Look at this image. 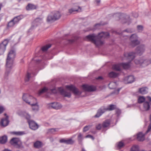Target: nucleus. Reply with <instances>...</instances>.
Segmentation results:
<instances>
[{
  "label": "nucleus",
  "instance_id": "1",
  "mask_svg": "<svg viewBox=\"0 0 151 151\" xmlns=\"http://www.w3.org/2000/svg\"><path fill=\"white\" fill-rule=\"evenodd\" d=\"M109 36V34L108 32H102L99 33L97 36L94 34L87 36L86 37L85 39L91 41L96 46H99L104 44V41L102 40L107 37Z\"/></svg>",
  "mask_w": 151,
  "mask_h": 151
},
{
  "label": "nucleus",
  "instance_id": "2",
  "mask_svg": "<svg viewBox=\"0 0 151 151\" xmlns=\"http://www.w3.org/2000/svg\"><path fill=\"white\" fill-rule=\"evenodd\" d=\"M18 114L21 116L24 117L28 120L30 129L35 130L38 128V125L36 123L33 121L30 120L31 116L28 113L24 111H21L19 112Z\"/></svg>",
  "mask_w": 151,
  "mask_h": 151
},
{
  "label": "nucleus",
  "instance_id": "3",
  "mask_svg": "<svg viewBox=\"0 0 151 151\" xmlns=\"http://www.w3.org/2000/svg\"><path fill=\"white\" fill-rule=\"evenodd\" d=\"M125 59L128 60L129 62L128 63H121V67L123 68L124 69H127L130 67V63L135 57V53L134 52L130 53H125L124 54Z\"/></svg>",
  "mask_w": 151,
  "mask_h": 151
},
{
  "label": "nucleus",
  "instance_id": "4",
  "mask_svg": "<svg viewBox=\"0 0 151 151\" xmlns=\"http://www.w3.org/2000/svg\"><path fill=\"white\" fill-rule=\"evenodd\" d=\"M115 105L111 104L108 108H106L104 106H102L98 110L95 116V117H99L107 111H112L116 108Z\"/></svg>",
  "mask_w": 151,
  "mask_h": 151
},
{
  "label": "nucleus",
  "instance_id": "5",
  "mask_svg": "<svg viewBox=\"0 0 151 151\" xmlns=\"http://www.w3.org/2000/svg\"><path fill=\"white\" fill-rule=\"evenodd\" d=\"M16 55V51L14 49L11 50L8 54L6 64L7 66L9 67L13 65L14 59Z\"/></svg>",
  "mask_w": 151,
  "mask_h": 151
},
{
  "label": "nucleus",
  "instance_id": "6",
  "mask_svg": "<svg viewBox=\"0 0 151 151\" xmlns=\"http://www.w3.org/2000/svg\"><path fill=\"white\" fill-rule=\"evenodd\" d=\"M134 63L136 64L139 65L142 67H145L150 63L151 61L148 59L141 58L135 59Z\"/></svg>",
  "mask_w": 151,
  "mask_h": 151
},
{
  "label": "nucleus",
  "instance_id": "7",
  "mask_svg": "<svg viewBox=\"0 0 151 151\" xmlns=\"http://www.w3.org/2000/svg\"><path fill=\"white\" fill-rule=\"evenodd\" d=\"M130 41L129 45L132 47H134L139 44L140 42L138 40L137 35L136 34H133L129 37Z\"/></svg>",
  "mask_w": 151,
  "mask_h": 151
},
{
  "label": "nucleus",
  "instance_id": "8",
  "mask_svg": "<svg viewBox=\"0 0 151 151\" xmlns=\"http://www.w3.org/2000/svg\"><path fill=\"white\" fill-rule=\"evenodd\" d=\"M61 16L60 13L59 12H54L48 16L47 18V21L48 22L55 21L59 19Z\"/></svg>",
  "mask_w": 151,
  "mask_h": 151
},
{
  "label": "nucleus",
  "instance_id": "9",
  "mask_svg": "<svg viewBox=\"0 0 151 151\" xmlns=\"http://www.w3.org/2000/svg\"><path fill=\"white\" fill-rule=\"evenodd\" d=\"M10 144L16 148L20 147L22 145L20 139L18 138H13L10 141Z\"/></svg>",
  "mask_w": 151,
  "mask_h": 151
},
{
  "label": "nucleus",
  "instance_id": "10",
  "mask_svg": "<svg viewBox=\"0 0 151 151\" xmlns=\"http://www.w3.org/2000/svg\"><path fill=\"white\" fill-rule=\"evenodd\" d=\"M8 42V40L6 39L0 44V55H2L4 53Z\"/></svg>",
  "mask_w": 151,
  "mask_h": 151
},
{
  "label": "nucleus",
  "instance_id": "11",
  "mask_svg": "<svg viewBox=\"0 0 151 151\" xmlns=\"http://www.w3.org/2000/svg\"><path fill=\"white\" fill-rule=\"evenodd\" d=\"M65 87L66 88L69 89L72 91L75 95L79 96L82 93V92L78 90L73 85L66 86Z\"/></svg>",
  "mask_w": 151,
  "mask_h": 151
},
{
  "label": "nucleus",
  "instance_id": "12",
  "mask_svg": "<svg viewBox=\"0 0 151 151\" xmlns=\"http://www.w3.org/2000/svg\"><path fill=\"white\" fill-rule=\"evenodd\" d=\"M31 98H32L34 101H36V99L27 94H24L22 97L23 100L28 104H30L32 102L31 101H29V99Z\"/></svg>",
  "mask_w": 151,
  "mask_h": 151
},
{
  "label": "nucleus",
  "instance_id": "13",
  "mask_svg": "<svg viewBox=\"0 0 151 151\" xmlns=\"http://www.w3.org/2000/svg\"><path fill=\"white\" fill-rule=\"evenodd\" d=\"M59 91L61 95L65 97L70 98L71 96V93L68 90H64L62 88H59Z\"/></svg>",
  "mask_w": 151,
  "mask_h": 151
},
{
  "label": "nucleus",
  "instance_id": "14",
  "mask_svg": "<svg viewBox=\"0 0 151 151\" xmlns=\"http://www.w3.org/2000/svg\"><path fill=\"white\" fill-rule=\"evenodd\" d=\"M82 87L84 90L89 92L93 91L96 89V87L93 86L83 85Z\"/></svg>",
  "mask_w": 151,
  "mask_h": 151
},
{
  "label": "nucleus",
  "instance_id": "15",
  "mask_svg": "<svg viewBox=\"0 0 151 151\" xmlns=\"http://www.w3.org/2000/svg\"><path fill=\"white\" fill-rule=\"evenodd\" d=\"M145 47L144 45H142L137 47L136 50V52L137 54L141 55L144 52Z\"/></svg>",
  "mask_w": 151,
  "mask_h": 151
},
{
  "label": "nucleus",
  "instance_id": "16",
  "mask_svg": "<svg viewBox=\"0 0 151 151\" xmlns=\"http://www.w3.org/2000/svg\"><path fill=\"white\" fill-rule=\"evenodd\" d=\"M48 105L49 106L51 107L52 108L56 109H60L62 107V106L61 104L57 102L50 103L48 104Z\"/></svg>",
  "mask_w": 151,
  "mask_h": 151
},
{
  "label": "nucleus",
  "instance_id": "17",
  "mask_svg": "<svg viewBox=\"0 0 151 151\" xmlns=\"http://www.w3.org/2000/svg\"><path fill=\"white\" fill-rule=\"evenodd\" d=\"M42 18H36L32 22V27L37 26L42 23Z\"/></svg>",
  "mask_w": 151,
  "mask_h": 151
},
{
  "label": "nucleus",
  "instance_id": "18",
  "mask_svg": "<svg viewBox=\"0 0 151 151\" xmlns=\"http://www.w3.org/2000/svg\"><path fill=\"white\" fill-rule=\"evenodd\" d=\"M9 123L8 116H6V118L2 119L1 120L0 122V124L1 126L5 127L7 126Z\"/></svg>",
  "mask_w": 151,
  "mask_h": 151
},
{
  "label": "nucleus",
  "instance_id": "19",
  "mask_svg": "<svg viewBox=\"0 0 151 151\" xmlns=\"http://www.w3.org/2000/svg\"><path fill=\"white\" fill-rule=\"evenodd\" d=\"M12 66L9 67L7 66V64H6V72L4 74V77L5 78H7L10 72L11 71V68Z\"/></svg>",
  "mask_w": 151,
  "mask_h": 151
},
{
  "label": "nucleus",
  "instance_id": "20",
  "mask_svg": "<svg viewBox=\"0 0 151 151\" xmlns=\"http://www.w3.org/2000/svg\"><path fill=\"white\" fill-rule=\"evenodd\" d=\"M81 9L79 6H77L76 8H72L68 10V12L70 14L74 12H81Z\"/></svg>",
  "mask_w": 151,
  "mask_h": 151
},
{
  "label": "nucleus",
  "instance_id": "21",
  "mask_svg": "<svg viewBox=\"0 0 151 151\" xmlns=\"http://www.w3.org/2000/svg\"><path fill=\"white\" fill-rule=\"evenodd\" d=\"M33 146L35 148L38 149L42 146V143L40 141H37L34 142Z\"/></svg>",
  "mask_w": 151,
  "mask_h": 151
},
{
  "label": "nucleus",
  "instance_id": "22",
  "mask_svg": "<svg viewBox=\"0 0 151 151\" xmlns=\"http://www.w3.org/2000/svg\"><path fill=\"white\" fill-rule=\"evenodd\" d=\"M35 104L32 103L31 105L32 106V109L33 110L35 111H37L39 109V106L37 104V100L36 99Z\"/></svg>",
  "mask_w": 151,
  "mask_h": 151
},
{
  "label": "nucleus",
  "instance_id": "23",
  "mask_svg": "<svg viewBox=\"0 0 151 151\" xmlns=\"http://www.w3.org/2000/svg\"><path fill=\"white\" fill-rule=\"evenodd\" d=\"M150 108V105L148 102L146 101L144 102L143 104V110L147 111L149 110Z\"/></svg>",
  "mask_w": 151,
  "mask_h": 151
},
{
  "label": "nucleus",
  "instance_id": "24",
  "mask_svg": "<svg viewBox=\"0 0 151 151\" xmlns=\"http://www.w3.org/2000/svg\"><path fill=\"white\" fill-rule=\"evenodd\" d=\"M137 139L139 141H143L145 139L144 135L141 132L137 135Z\"/></svg>",
  "mask_w": 151,
  "mask_h": 151
},
{
  "label": "nucleus",
  "instance_id": "25",
  "mask_svg": "<svg viewBox=\"0 0 151 151\" xmlns=\"http://www.w3.org/2000/svg\"><path fill=\"white\" fill-rule=\"evenodd\" d=\"M139 92L142 94H144L147 93L148 92V88L147 87H143L139 89Z\"/></svg>",
  "mask_w": 151,
  "mask_h": 151
},
{
  "label": "nucleus",
  "instance_id": "26",
  "mask_svg": "<svg viewBox=\"0 0 151 151\" xmlns=\"http://www.w3.org/2000/svg\"><path fill=\"white\" fill-rule=\"evenodd\" d=\"M37 8V6L32 4H28L26 7L27 10H33L36 9Z\"/></svg>",
  "mask_w": 151,
  "mask_h": 151
},
{
  "label": "nucleus",
  "instance_id": "27",
  "mask_svg": "<svg viewBox=\"0 0 151 151\" xmlns=\"http://www.w3.org/2000/svg\"><path fill=\"white\" fill-rule=\"evenodd\" d=\"M125 80L127 81V83H129L134 82V79L133 76H129L125 78Z\"/></svg>",
  "mask_w": 151,
  "mask_h": 151
},
{
  "label": "nucleus",
  "instance_id": "28",
  "mask_svg": "<svg viewBox=\"0 0 151 151\" xmlns=\"http://www.w3.org/2000/svg\"><path fill=\"white\" fill-rule=\"evenodd\" d=\"M23 17V16H19L14 17L12 19V20L14 22V23L16 24L18 23L19 21L22 19Z\"/></svg>",
  "mask_w": 151,
  "mask_h": 151
},
{
  "label": "nucleus",
  "instance_id": "29",
  "mask_svg": "<svg viewBox=\"0 0 151 151\" xmlns=\"http://www.w3.org/2000/svg\"><path fill=\"white\" fill-rule=\"evenodd\" d=\"M121 64L114 65H113L112 68L114 70L116 71H120L121 68Z\"/></svg>",
  "mask_w": 151,
  "mask_h": 151
},
{
  "label": "nucleus",
  "instance_id": "30",
  "mask_svg": "<svg viewBox=\"0 0 151 151\" xmlns=\"http://www.w3.org/2000/svg\"><path fill=\"white\" fill-rule=\"evenodd\" d=\"M7 138L6 136H4L0 137V144H4L7 141Z\"/></svg>",
  "mask_w": 151,
  "mask_h": 151
},
{
  "label": "nucleus",
  "instance_id": "31",
  "mask_svg": "<svg viewBox=\"0 0 151 151\" xmlns=\"http://www.w3.org/2000/svg\"><path fill=\"white\" fill-rule=\"evenodd\" d=\"M83 139V135L81 133H79L78 136V143L80 144H82Z\"/></svg>",
  "mask_w": 151,
  "mask_h": 151
},
{
  "label": "nucleus",
  "instance_id": "32",
  "mask_svg": "<svg viewBox=\"0 0 151 151\" xmlns=\"http://www.w3.org/2000/svg\"><path fill=\"white\" fill-rule=\"evenodd\" d=\"M110 124V121L109 120H106L102 124V126L104 128L108 127Z\"/></svg>",
  "mask_w": 151,
  "mask_h": 151
},
{
  "label": "nucleus",
  "instance_id": "33",
  "mask_svg": "<svg viewBox=\"0 0 151 151\" xmlns=\"http://www.w3.org/2000/svg\"><path fill=\"white\" fill-rule=\"evenodd\" d=\"M118 75V74L112 71L109 74V76L110 78H115Z\"/></svg>",
  "mask_w": 151,
  "mask_h": 151
},
{
  "label": "nucleus",
  "instance_id": "34",
  "mask_svg": "<svg viewBox=\"0 0 151 151\" xmlns=\"http://www.w3.org/2000/svg\"><path fill=\"white\" fill-rule=\"evenodd\" d=\"M130 21L129 16L128 15L126 16L125 18L123 19L122 22L123 23H128V24H129Z\"/></svg>",
  "mask_w": 151,
  "mask_h": 151
},
{
  "label": "nucleus",
  "instance_id": "35",
  "mask_svg": "<svg viewBox=\"0 0 151 151\" xmlns=\"http://www.w3.org/2000/svg\"><path fill=\"white\" fill-rule=\"evenodd\" d=\"M144 27L142 25H138L137 27V29L138 32H141L143 30Z\"/></svg>",
  "mask_w": 151,
  "mask_h": 151
},
{
  "label": "nucleus",
  "instance_id": "36",
  "mask_svg": "<svg viewBox=\"0 0 151 151\" xmlns=\"http://www.w3.org/2000/svg\"><path fill=\"white\" fill-rule=\"evenodd\" d=\"M51 46V44H49L43 47L42 48V50L43 51L45 52L47 51Z\"/></svg>",
  "mask_w": 151,
  "mask_h": 151
},
{
  "label": "nucleus",
  "instance_id": "37",
  "mask_svg": "<svg viewBox=\"0 0 151 151\" xmlns=\"http://www.w3.org/2000/svg\"><path fill=\"white\" fill-rule=\"evenodd\" d=\"M134 32V30L132 28H128L124 30L121 33L123 34L124 32H126L128 33H131Z\"/></svg>",
  "mask_w": 151,
  "mask_h": 151
},
{
  "label": "nucleus",
  "instance_id": "38",
  "mask_svg": "<svg viewBox=\"0 0 151 151\" xmlns=\"http://www.w3.org/2000/svg\"><path fill=\"white\" fill-rule=\"evenodd\" d=\"M139 147L138 145H134L132 147L131 151H139Z\"/></svg>",
  "mask_w": 151,
  "mask_h": 151
},
{
  "label": "nucleus",
  "instance_id": "39",
  "mask_svg": "<svg viewBox=\"0 0 151 151\" xmlns=\"http://www.w3.org/2000/svg\"><path fill=\"white\" fill-rule=\"evenodd\" d=\"M12 133L17 135H22L25 134V133L24 132H13Z\"/></svg>",
  "mask_w": 151,
  "mask_h": 151
},
{
  "label": "nucleus",
  "instance_id": "40",
  "mask_svg": "<svg viewBox=\"0 0 151 151\" xmlns=\"http://www.w3.org/2000/svg\"><path fill=\"white\" fill-rule=\"evenodd\" d=\"M15 24L12 19L11 21L9 22L8 24V27H13Z\"/></svg>",
  "mask_w": 151,
  "mask_h": 151
},
{
  "label": "nucleus",
  "instance_id": "41",
  "mask_svg": "<svg viewBox=\"0 0 151 151\" xmlns=\"http://www.w3.org/2000/svg\"><path fill=\"white\" fill-rule=\"evenodd\" d=\"M145 98L143 96L139 97L138 99V102L139 103H141L145 101Z\"/></svg>",
  "mask_w": 151,
  "mask_h": 151
},
{
  "label": "nucleus",
  "instance_id": "42",
  "mask_svg": "<svg viewBox=\"0 0 151 151\" xmlns=\"http://www.w3.org/2000/svg\"><path fill=\"white\" fill-rule=\"evenodd\" d=\"M150 121L151 122V123L149 125L147 129L146 132L145 134H147L151 130V115H150Z\"/></svg>",
  "mask_w": 151,
  "mask_h": 151
},
{
  "label": "nucleus",
  "instance_id": "43",
  "mask_svg": "<svg viewBox=\"0 0 151 151\" xmlns=\"http://www.w3.org/2000/svg\"><path fill=\"white\" fill-rule=\"evenodd\" d=\"M74 142V141L71 139H68L66 140V144H73Z\"/></svg>",
  "mask_w": 151,
  "mask_h": 151
},
{
  "label": "nucleus",
  "instance_id": "44",
  "mask_svg": "<svg viewBox=\"0 0 151 151\" xmlns=\"http://www.w3.org/2000/svg\"><path fill=\"white\" fill-rule=\"evenodd\" d=\"M56 131V129H55L52 128L48 130V132L52 134H54Z\"/></svg>",
  "mask_w": 151,
  "mask_h": 151
},
{
  "label": "nucleus",
  "instance_id": "45",
  "mask_svg": "<svg viewBox=\"0 0 151 151\" xmlns=\"http://www.w3.org/2000/svg\"><path fill=\"white\" fill-rule=\"evenodd\" d=\"M124 144L123 142H120L118 143L117 146L119 149H121L124 146Z\"/></svg>",
  "mask_w": 151,
  "mask_h": 151
},
{
  "label": "nucleus",
  "instance_id": "46",
  "mask_svg": "<svg viewBox=\"0 0 151 151\" xmlns=\"http://www.w3.org/2000/svg\"><path fill=\"white\" fill-rule=\"evenodd\" d=\"M47 91V89L45 87L40 91L39 93V94H40L46 92Z\"/></svg>",
  "mask_w": 151,
  "mask_h": 151
},
{
  "label": "nucleus",
  "instance_id": "47",
  "mask_svg": "<svg viewBox=\"0 0 151 151\" xmlns=\"http://www.w3.org/2000/svg\"><path fill=\"white\" fill-rule=\"evenodd\" d=\"M104 23H99L96 24L95 25V29L99 28V27L101 25H103L105 24Z\"/></svg>",
  "mask_w": 151,
  "mask_h": 151
},
{
  "label": "nucleus",
  "instance_id": "48",
  "mask_svg": "<svg viewBox=\"0 0 151 151\" xmlns=\"http://www.w3.org/2000/svg\"><path fill=\"white\" fill-rule=\"evenodd\" d=\"M31 77L30 74L29 73H27L26 76V77L25 78V81H28L29 80V79Z\"/></svg>",
  "mask_w": 151,
  "mask_h": 151
},
{
  "label": "nucleus",
  "instance_id": "49",
  "mask_svg": "<svg viewBox=\"0 0 151 151\" xmlns=\"http://www.w3.org/2000/svg\"><path fill=\"white\" fill-rule=\"evenodd\" d=\"M91 127L90 126H86L83 129V131L84 132H86L88 131L89 128Z\"/></svg>",
  "mask_w": 151,
  "mask_h": 151
},
{
  "label": "nucleus",
  "instance_id": "50",
  "mask_svg": "<svg viewBox=\"0 0 151 151\" xmlns=\"http://www.w3.org/2000/svg\"><path fill=\"white\" fill-rule=\"evenodd\" d=\"M101 124H99L98 125H96V128L97 129L99 130H100L101 128Z\"/></svg>",
  "mask_w": 151,
  "mask_h": 151
},
{
  "label": "nucleus",
  "instance_id": "51",
  "mask_svg": "<svg viewBox=\"0 0 151 151\" xmlns=\"http://www.w3.org/2000/svg\"><path fill=\"white\" fill-rule=\"evenodd\" d=\"M116 16L119 19L121 18H122V17L124 16V14L123 15H120L119 14H116Z\"/></svg>",
  "mask_w": 151,
  "mask_h": 151
},
{
  "label": "nucleus",
  "instance_id": "52",
  "mask_svg": "<svg viewBox=\"0 0 151 151\" xmlns=\"http://www.w3.org/2000/svg\"><path fill=\"white\" fill-rule=\"evenodd\" d=\"M116 114H117L119 115L121 113V110L119 109H116Z\"/></svg>",
  "mask_w": 151,
  "mask_h": 151
},
{
  "label": "nucleus",
  "instance_id": "53",
  "mask_svg": "<svg viewBox=\"0 0 151 151\" xmlns=\"http://www.w3.org/2000/svg\"><path fill=\"white\" fill-rule=\"evenodd\" d=\"M60 143H64L65 144H66V140L64 139H62L60 140Z\"/></svg>",
  "mask_w": 151,
  "mask_h": 151
},
{
  "label": "nucleus",
  "instance_id": "54",
  "mask_svg": "<svg viewBox=\"0 0 151 151\" xmlns=\"http://www.w3.org/2000/svg\"><path fill=\"white\" fill-rule=\"evenodd\" d=\"M133 16L135 18L137 17L138 16V14L137 13H134L133 14Z\"/></svg>",
  "mask_w": 151,
  "mask_h": 151
},
{
  "label": "nucleus",
  "instance_id": "55",
  "mask_svg": "<svg viewBox=\"0 0 151 151\" xmlns=\"http://www.w3.org/2000/svg\"><path fill=\"white\" fill-rule=\"evenodd\" d=\"M85 137L87 138H91L92 139H93V136H92L91 135H86V137Z\"/></svg>",
  "mask_w": 151,
  "mask_h": 151
},
{
  "label": "nucleus",
  "instance_id": "56",
  "mask_svg": "<svg viewBox=\"0 0 151 151\" xmlns=\"http://www.w3.org/2000/svg\"><path fill=\"white\" fill-rule=\"evenodd\" d=\"M115 84V82H111V83H110L109 85V88L111 89H113L114 88H113L110 87V86L111 85H114V84Z\"/></svg>",
  "mask_w": 151,
  "mask_h": 151
},
{
  "label": "nucleus",
  "instance_id": "57",
  "mask_svg": "<svg viewBox=\"0 0 151 151\" xmlns=\"http://www.w3.org/2000/svg\"><path fill=\"white\" fill-rule=\"evenodd\" d=\"M4 111V108L3 107L0 106V114L2 113Z\"/></svg>",
  "mask_w": 151,
  "mask_h": 151
},
{
  "label": "nucleus",
  "instance_id": "58",
  "mask_svg": "<svg viewBox=\"0 0 151 151\" xmlns=\"http://www.w3.org/2000/svg\"><path fill=\"white\" fill-rule=\"evenodd\" d=\"M29 101H31L32 102V103H30V104H29V105H31V104H32H32H35V101H34L32 99V98H31V99H29Z\"/></svg>",
  "mask_w": 151,
  "mask_h": 151
},
{
  "label": "nucleus",
  "instance_id": "59",
  "mask_svg": "<svg viewBox=\"0 0 151 151\" xmlns=\"http://www.w3.org/2000/svg\"><path fill=\"white\" fill-rule=\"evenodd\" d=\"M96 79L97 80H102L103 79V78L101 76H99L97 78H96Z\"/></svg>",
  "mask_w": 151,
  "mask_h": 151
},
{
  "label": "nucleus",
  "instance_id": "60",
  "mask_svg": "<svg viewBox=\"0 0 151 151\" xmlns=\"http://www.w3.org/2000/svg\"><path fill=\"white\" fill-rule=\"evenodd\" d=\"M74 41V40H69V43H71L73 42Z\"/></svg>",
  "mask_w": 151,
  "mask_h": 151
},
{
  "label": "nucleus",
  "instance_id": "61",
  "mask_svg": "<svg viewBox=\"0 0 151 151\" xmlns=\"http://www.w3.org/2000/svg\"><path fill=\"white\" fill-rule=\"evenodd\" d=\"M96 1L97 4H99L100 2V0H96Z\"/></svg>",
  "mask_w": 151,
  "mask_h": 151
},
{
  "label": "nucleus",
  "instance_id": "62",
  "mask_svg": "<svg viewBox=\"0 0 151 151\" xmlns=\"http://www.w3.org/2000/svg\"><path fill=\"white\" fill-rule=\"evenodd\" d=\"M2 151H11L10 150L8 149H5L4 150H3Z\"/></svg>",
  "mask_w": 151,
  "mask_h": 151
},
{
  "label": "nucleus",
  "instance_id": "63",
  "mask_svg": "<svg viewBox=\"0 0 151 151\" xmlns=\"http://www.w3.org/2000/svg\"><path fill=\"white\" fill-rule=\"evenodd\" d=\"M82 151H85V150L84 149H82Z\"/></svg>",
  "mask_w": 151,
  "mask_h": 151
},
{
  "label": "nucleus",
  "instance_id": "64",
  "mask_svg": "<svg viewBox=\"0 0 151 151\" xmlns=\"http://www.w3.org/2000/svg\"><path fill=\"white\" fill-rule=\"evenodd\" d=\"M120 90V89H118V90H118V92H119V91Z\"/></svg>",
  "mask_w": 151,
  "mask_h": 151
}]
</instances>
